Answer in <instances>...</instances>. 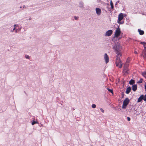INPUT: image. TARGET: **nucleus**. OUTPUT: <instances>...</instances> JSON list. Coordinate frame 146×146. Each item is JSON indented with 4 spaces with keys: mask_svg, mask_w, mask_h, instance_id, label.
Here are the masks:
<instances>
[{
    "mask_svg": "<svg viewBox=\"0 0 146 146\" xmlns=\"http://www.w3.org/2000/svg\"><path fill=\"white\" fill-rule=\"evenodd\" d=\"M130 100L128 98H126L123 101V104L122 106V108L123 109H125L129 102Z\"/></svg>",
    "mask_w": 146,
    "mask_h": 146,
    "instance_id": "nucleus-1",
    "label": "nucleus"
},
{
    "mask_svg": "<svg viewBox=\"0 0 146 146\" xmlns=\"http://www.w3.org/2000/svg\"><path fill=\"white\" fill-rule=\"evenodd\" d=\"M123 17L124 15L123 13H121L118 16V20L117 22L119 24H123V22L121 21L123 19Z\"/></svg>",
    "mask_w": 146,
    "mask_h": 146,
    "instance_id": "nucleus-2",
    "label": "nucleus"
},
{
    "mask_svg": "<svg viewBox=\"0 0 146 146\" xmlns=\"http://www.w3.org/2000/svg\"><path fill=\"white\" fill-rule=\"evenodd\" d=\"M121 33V31L120 29L119 28H117L116 29L115 32L114 37L116 38L120 36Z\"/></svg>",
    "mask_w": 146,
    "mask_h": 146,
    "instance_id": "nucleus-3",
    "label": "nucleus"
},
{
    "mask_svg": "<svg viewBox=\"0 0 146 146\" xmlns=\"http://www.w3.org/2000/svg\"><path fill=\"white\" fill-rule=\"evenodd\" d=\"M116 66L119 68L121 67L122 66V64L119 58H117L116 59Z\"/></svg>",
    "mask_w": 146,
    "mask_h": 146,
    "instance_id": "nucleus-4",
    "label": "nucleus"
},
{
    "mask_svg": "<svg viewBox=\"0 0 146 146\" xmlns=\"http://www.w3.org/2000/svg\"><path fill=\"white\" fill-rule=\"evenodd\" d=\"M113 33V31L111 30H109L107 31L104 34L105 36H109L111 35Z\"/></svg>",
    "mask_w": 146,
    "mask_h": 146,
    "instance_id": "nucleus-5",
    "label": "nucleus"
},
{
    "mask_svg": "<svg viewBox=\"0 0 146 146\" xmlns=\"http://www.w3.org/2000/svg\"><path fill=\"white\" fill-rule=\"evenodd\" d=\"M104 58L106 63H107L109 61V58L106 54H104Z\"/></svg>",
    "mask_w": 146,
    "mask_h": 146,
    "instance_id": "nucleus-6",
    "label": "nucleus"
},
{
    "mask_svg": "<svg viewBox=\"0 0 146 146\" xmlns=\"http://www.w3.org/2000/svg\"><path fill=\"white\" fill-rule=\"evenodd\" d=\"M96 13L97 15H100L101 14V10L100 9L98 8H96Z\"/></svg>",
    "mask_w": 146,
    "mask_h": 146,
    "instance_id": "nucleus-7",
    "label": "nucleus"
},
{
    "mask_svg": "<svg viewBox=\"0 0 146 146\" xmlns=\"http://www.w3.org/2000/svg\"><path fill=\"white\" fill-rule=\"evenodd\" d=\"M114 49L115 50H116L117 51L120 50L121 49V46L118 45H115L113 47Z\"/></svg>",
    "mask_w": 146,
    "mask_h": 146,
    "instance_id": "nucleus-8",
    "label": "nucleus"
},
{
    "mask_svg": "<svg viewBox=\"0 0 146 146\" xmlns=\"http://www.w3.org/2000/svg\"><path fill=\"white\" fill-rule=\"evenodd\" d=\"M16 28L15 32L16 33H17L19 31L21 30V27L17 25H16Z\"/></svg>",
    "mask_w": 146,
    "mask_h": 146,
    "instance_id": "nucleus-9",
    "label": "nucleus"
},
{
    "mask_svg": "<svg viewBox=\"0 0 146 146\" xmlns=\"http://www.w3.org/2000/svg\"><path fill=\"white\" fill-rule=\"evenodd\" d=\"M16 25H15L11 26V32H13L14 31H15L16 28Z\"/></svg>",
    "mask_w": 146,
    "mask_h": 146,
    "instance_id": "nucleus-10",
    "label": "nucleus"
},
{
    "mask_svg": "<svg viewBox=\"0 0 146 146\" xmlns=\"http://www.w3.org/2000/svg\"><path fill=\"white\" fill-rule=\"evenodd\" d=\"M143 95H141L138 99L137 102H140L143 99Z\"/></svg>",
    "mask_w": 146,
    "mask_h": 146,
    "instance_id": "nucleus-11",
    "label": "nucleus"
},
{
    "mask_svg": "<svg viewBox=\"0 0 146 146\" xmlns=\"http://www.w3.org/2000/svg\"><path fill=\"white\" fill-rule=\"evenodd\" d=\"M131 90V88L130 87H128L126 90V93L127 94H128L130 92Z\"/></svg>",
    "mask_w": 146,
    "mask_h": 146,
    "instance_id": "nucleus-12",
    "label": "nucleus"
},
{
    "mask_svg": "<svg viewBox=\"0 0 146 146\" xmlns=\"http://www.w3.org/2000/svg\"><path fill=\"white\" fill-rule=\"evenodd\" d=\"M137 86L136 85H133L132 90L133 91H135L137 90Z\"/></svg>",
    "mask_w": 146,
    "mask_h": 146,
    "instance_id": "nucleus-13",
    "label": "nucleus"
},
{
    "mask_svg": "<svg viewBox=\"0 0 146 146\" xmlns=\"http://www.w3.org/2000/svg\"><path fill=\"white\" fill-rule=\"evenodd\" d=\"M138 31L139 32V33L140 35H142L144 34V32L142 30H141L140 29H138Z\"/></svg>",
    "mask_w": 146,
    "mask_h": 146,
    "instance_id": "nucleus-14",
    "label": "nucleus"
},
{
    "mask_svg": "<svg viewBox=\"0 0 146 146\" xmlns=\"http://www.w3.org/2000/svg\"><path fill=\"white\" fill-rule=\"evenodd\" d=\"M135 83V81L133 80H131L129 82V83L131 85L133 84H134Z\"/></svg>",
    "mask_w": 146,
    "mask_h": 146,
    "instance_id": "nucleus-15",
    "label": "nucleus"
},
{
    "mask_svg": "<svg viewBox=\"0 0 146 146\" xmlns=\"http://www.w3.org/2000/svg\"><path fill=\"white\" fill-rule=\"evenodd\" d=\"M117 58H119V57L121 56V54L120 52H118L117 53Z\"/></svg>",
    "mask_w": 146,
    "mask_h": 146,
    "instance_id": "nucleus-16",
    "label": "nucleus"
},
{
    "mask_svg": "<svg viewBox=\"0 0 146 146\" xmlns=\"http://www.w3.org/2000/svg\"><path fill=\"white\" fill-rule=\"evenodd\" d=\"M128 71V70L127 69V68H125L123 70V72H125V73H127V71Z\"/></svg>",
    "mask_w": 146,
    "mask_h": 146,
    "instance_id": "nucleus-17",
    "label": "nucleus"
},
{
    "mask_svg": "<svg viewBox=\"0 0 146 146\" xmlns=\"http://www.w3.org/2000/svg\"><path fill=\"white\" fill-rule=\"evenodd\" d=\"M107 89L108 90V91L112 93V94H113V91L112 90L109 89V88H107Z\"/></svg>",
    "mask_w": 146,
    "mask_h": 146,
    "instance_id": "nucleus-18",
    "label": "nucleus"
},
{
    "mask_svg": "<svg viewBox=\"0 0 146 146\" xmlns=\"http://www.w3.org/2000/svg\"><path fill=\"white\" fill-rule=\"evenodd\" d=\"M37 123V122H36L35 121H33L32 123V125H34L36 123Z\"/></svg>",
    "mask_w": 146,
    "mask_h": 146,
    "instance_id": "nucleus-19",
    "label": "nucleus"
},
{
    "mask_svg": "<svg viewBox=\"0 0 146 146\" xmlns=\"http://www.w3.org/2000/svg\"><path fill=\"white\" fill-rule=\"evenodd\" d=\"M142 75L144 77L146 78V72H145L143 73Z\"/></svg>",
    "mask_w": 146,
    "mask_h": 146,
    "instance_id": "nucleus-20",
    "label": "nucleus"
},
{
    "mask_svg": "<svg viewBox=\"0 0 146 146\" xmlns=\"http://www.w3.org/2000/svg\"><path fill=\"white\" fill-rule=\"evenodd\" d=\"M145 42H141L140 43L141 44H142L144 46H144H145Z\"/></svg>",
    "mask_w": 146,
    "mask_h": 146,
    "instance_id": "nucleus-21",
    "label": "nucleus"
},
{
    "mask_svg": "<svg viewBox=\"0 0 146 146\" xmlns=\"http://www.w3.org/2000/svg\"><path fill=\"white\" fill-rule=\"evenodd\" d=\"M92 107L93 108H95L96 107V105L95 104H93L92 106Z\"/></svg>",
    "mask_w": 146,
    "mask_h": 146,
    "instance_id": "nucleus-22",
    "label": "nucleus"
},
{
    "mask_svg": "<svg viewBox=\"0 0 146 146\" xmlns=\"http://www.w3.org/2000/svg\"><path fill=\"white\" fill-rule=\"evenodd\" d=\"M100 110L101 111L102 113H104V110H103V109L102 108H100Z\"/></svg>",
    "mask_w": 146,
    "mask_h": 146,
    "instance_id": "nucleus-23",
    "label": "nucleus"
},
{
    "mask_svg": "<svg viewBox=\"0 0 146 146\" xmlns=\"http://www.w3.org/2000/svg\"><path fill=\"white\" fill-rule=\"evenodd\" d=\"M144 51L145 52V55L146 56V47L145 46H144Z\"/></svg>",
    "mask_w": 146,
    "mask_h": 146,
    "instance_id": "nucleus-24",
    "label": "nucleus"
},
{
    "mask_svg": "<svg viewBox=\"0 0 146 146\" xmlns=\"http://www.w3.org/2000/svg\"><path fill=\"white\" fill-rule=\"evenodd\" d=\"M142 81H143V80L142 79H141V80H140L139 81V82H138L139 83H142Z\"/></svg>",
    "mask_w": 146,
    "mask_h": 146,
    "instance_id": "nucleus-25",
    "label": "nucleus"
},
{
    "mask_svg": "<svg viewBox=\"0 0 146 146\" xmlns=\"http://www.w3.org/2000/svg\"><path fill=\"white\" fill-rule=\"evenodd\" d=\"M127 120H128V121H130V119H130V117H127Z\"/></svg>",
    "mask_w": 146,
    "mask_h": 146,
    "instance_id": "nucleus-26",
    "label": "nucleus"
},
{
    "mask_svg": "<svg viewBox=\"0 0 146 146\" xmlns=\"http://www.w3.org/2000/svg\"><path fill=\"white\" fill-rule=\"evenodd\" d=\"M110 5H113V3L112 2V1H110Z\"/></svg>",
    "mask_w": 146,
    "mask_h": 146,
    "instance_id": "nucleus-27",
    "label": "nucleus"
},
{
    "mask_svg": "<svg viewBox=\"0 0 146 146\" xmlns=\"http://www.w3.org/2000/svg\"><path fill=\"white\" fill-rule=\"evenodd\" d=\"M74 18L75 19L77 20L78 19V17H74Z\"/></svg>",
    "mask_w": 146,
    "mask_h": 146,
    "instance_id": "nucleus-28",
    "label": "nucleus"
},
{
    "mask_svg": "<svg viewBox=\"0 0 146 146\" xmlns=\"http://www.w3.org/2000/svg\"><path fill=\"white\" fill-rule=\"evenodd\" d=\"M111 7L112 9H113V5H111Z\"/></svg>",
    "mask_w": 146,
    "mask_h": 146,
    "instance_id": "nucleus-29",
    "label": "nucleus"
},
{
    "mask_svg": "<svg viewBox=\"0 0 146 146\" xmlns=\"http://www.w3.org/2000/svg\"><path fill=\"white\" fill-rule=\"evenodd\" d=\"M26 57L27 58H29V56L27 55L26 56Z\"/></svg>",
    "mask_w": 146,
    "mask_h": 146,
    "instance_id": "nucleus-30",
    "label": "nucleus"
},
{
    "mask_svg": "<svg viewBox=\"0 0 146 146\" xmlns=\"http://www.w3.org/2000/svg\"><path fill=\"white\" fill-rule=\"evenodd\" d=\"M134 53L135 54H137V52L136 51H134Z\"/></svg>",
    "mask_w": 146,
    "mask_h": 146,
    "instance_id": "nucleus-31",
    "label": "nucleus"
},
{
    "mask_svg": "<svg viewBox=\"0 0 146 146\" xmlns=\"http://www.w3.org/2000/svg\"><path fill=\"white\" fill-rule=\"evenodd\" d=\"M145 89L146 91V83H145Z\"/></svg>",
    "mask_w": 146,
    "mask_h": 146,
    "instance_id": "nucleus-32",
    "label": "nucleus"
},
{
    "mask_svg": "<svg viewBox=\"0 0 146 146\" xmlns=\"http://www.w3.org/2000/svg\"><path fill=\"white\" fill-rule=\"evenodd\" d=\"M143 98V99H146V94L145 95V97Z\"/></svg>",
    "mask_w": 146,
    "mask_h": 146,
    "instance_id": "nucleus-33",
    "label": "nucleus"
},
{
    "mask_svg": "<svg viewBox=\"0 0 146 146\" xmlns=\"http://www.w3.org/2000/svg\"><path fill=\"white\" fill-rule=\"evenodd\" d=\"M143 100L146 102V99H143Z\"/></svg>",
    "mask_w": 146,
    "mask_h": 146,
    "instance_id": "nucleus-34",
    "label": "nucleus"
},
{
    "mask_svg": "<svg viewBox=\"0 0 146 146\" xmlns=\"http://www.w3.org/2000/svg\"><path fill=\"white\" fill-rule=\"evenodd\" d=\"M145 45H146V42L145 43Z\"/></svg>",
    "mask_w": 146,
    "mask_h": 146,
    "instance_id": "nucleus-35",
    "label": "nucleus"
}]
</instances>
